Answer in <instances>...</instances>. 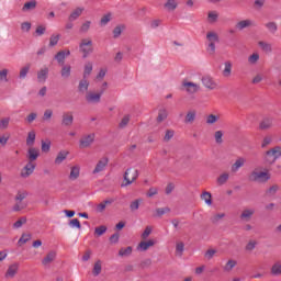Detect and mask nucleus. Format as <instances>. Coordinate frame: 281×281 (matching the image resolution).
Segmentation results:
<instances>
[{"mask_svg": "<svg viewBox=\"0 0 281 281\" xmlns=\"http://www.w3.org/2000/svg\"><path fill=\"white\" fill-rule=\"evenodd\" d=\"M248 180L252 183H267L271 180V170L259 166L250 171Z\"/></svg>", "mask_w": 281, "mask_h": 281, "instance_id": "f257e3e1", "label": "nucleus"}, {"mask_svg": "<svg viewBox=\"0 0 281 281\" xmlns=\"http://www.w3.org/2000/svg\"><path fill=\"white\" fill-rule=\"evenodd\" d=\"M207 45L206 52L209 56L216 54V43H218V34L216 32H209L206 34Z\"/></svg>", "mask_w": 281, "mask_h": 281, "instance_id": "f03ea898", "label": "nucleus"}, {"mask_svg": "<svg viewBox=\"0 0 281 281\" xmlns=\"http://www.w3.org/2000/svg\"><path fill=\"white\" fill-rule=\"evenodd\" d=\"M281 158V146H276L267 150L263 155L266 164H276Z\"/></svg>", "mask_w": 281, "mask_h": 281, "instance_id": "7ed1b4c3", "label": "nucleus"}, {"mask_svg": "<svg viewBox=\"0 0 281 281\" xmlns=\"http://www.w3.org/2000/svg\"><path fill=\"white\" fill-rule=\"evenodd\" d=\"M137 177H139V171L135 168L126 169L124 173V182L122 183V188H126L127 186H132L137 181Z\"/></svg>", "mask_w": 281, "mask_h": 281, "instance_id": "20e7f679", "label": "nucleus"}, {"mask_svg": "<svg viewBox=\"0 0 281 281\" xmlns=\"http://www.w3.org/2000/svg\"><path fill=\"white\" fill-rule=\"evenodd\" d=\"M182 91H186V93H188V95H194L195 93H199V91H201V85L192 82L188 79H184L182 81Z\"/></svg>", "mask_w": 281, "mask_h": 281, "instance_id": "39448f33", "label": "nucleus"}, {"mask_svg": "<svg viewBox=\"0 0 281 281\" xmlns=\"http://www.w3.org/2000/svg\"><path fill=\"white\" fill-rule=\"evenodd\" d=\"M79 50L81 52L83 58H87L89 54L93 53V41H91L89 37L81 40Z\"/></svg>", "mask_w": 281, "mask_h": 281, "instance_id": "423d86ee", "label": "nucleus"}, {"mask_svg": "<svg viewBox=\"0 0 281 281\" xmlns=\"http://www.w3.org/2000/svg\"><path fill=\"white\" fill-rule=\"evenodd\" d=\"M201 82L203 85L204 89H207V91H216L218 89V83L216 80H214V77L210 75H205L201 78Z\"/></svg>", "mask_w": 281, "mask_h": 281, "instance_id": "0eeeda50", "label": "nucleus"}, {"mask_svg": "<svg viewBox=\"0 0 281 281\" xmlns=\"http://www.w3.org/2000/svg\"><path fill=\"white\" fill-rule=\"evenodd\" d=\"M85 100L87 104H100L102 100V93L99 91L90 90L86 93Z\"/></svg>", "mask_w": 281, "mask_h": 281, "instance_id": "6e6552de", "label": "nucleus"}, {"mask_svg": "<svg viewBox=\"0 0 281 281\" xmlns=\"http://www.w3.org/2000/svg\"><path fill=\"white\" fill-rule=\"evenodd\" d=\"M95 142V133L83 134L79 139V148H90Z\"/></svg>", "mask_w": 281, "mask_h": 281, "instance_id": "1a4fd4ad", "label": "nucleus"}, {"mask_svg": "<svg viewBox=\"0 0 281 281\" xmlns=\"http://www.w3.org/2000/svg\"><path fill=\"white\" fill-rule=\"evenodd\" d=\"M34 170H36V162H27L21 170L20 177L22 179H27L34 175Z\"/></svg>", "mask_w": 281, "mask_h": 281, "instance_id": "9d476101", "label": "nucleus"}, {"mask_svg": "<svg viewBox=\"0 0 281 281\" xmlns=\"http://www.w3.org/2000/svg\"><path fill=\"white\" fill-rule=\"evenodd\" d=\"M57 256L58 254L56 252V250H49L48 252H46V255L41 260L42 267H49L50 265H53V262L56 261Z\"/></svg>", "mask_w": 281, "mask_h": 281, "instance_id": "9b49d317", "label": "nucleus"}, {"mask_svg": "<svg viewBox=\"0 0 281 281\" xmlns=\"http://www.w3.org/2000/svg\"><path fill=\"white\" fill-rule=\"evenodd\" d=\"M256 214V209L254 207H247L244 209L239 215L240 221H243L244 223H249V221H251V218H254V215Z\"/></svg>", "mask_w": 281, "mask_h": 281, "instance_id": "f8f14e48", "label": "nucleus"}, {"mask_svg": "<svg viewBox=\"0 0 281 281\" xmlns=\"http://www.w3.org/2000/svg\"><path fill=\"white\" fill-rule=\"evenodd\" d=\"M41 156V150L35 147H29L26 153V159L29 160V164H34L36 159Z\"/></svg>", "mask_w": 281, "mask_h": 281, "instance_id": "ddd939ff", "label": "nucleus"}, {"mask_svg": "<svg viewBox=\"0 0 281 281\" xmlns=\"http://www.w3.org/2000/svg\"><path fill=\"white\" fill-rule=\"evenodd\" d=\"M156 241L155 239H143L138 245H137V251H148L150 247H155Z\"/></svg>", "mask_w": 281, "mask_h": 281, "instance_id": "4468645a", "label": "nucleus"}, {"mask_svg": "<svg viewBox=\"0 0 281 281\" xmlns=\"http://www.w3.org/2000/svg\"><path fill=\"white\" fill-rule=\"evenodd\" d=\"M106 166H109V158H101L98 162H97V165H95V167H94V169H93V175H98V173H100V172H103V170H105V168H106Z\"/></svg>", "mask_w": 281, "mask_h": 281, "instance_id": "2eb2a0df", "label": "nucleus"}, {"mask_svg": "<svg viewBox=\"0 0 281 281\" xmlns=\"http://www.w3.org/2000/svg\"><path fill=\"white\" fill-rule=\"evenodd\" d=\"M68 56H71V50L69 49L59 50L55 55V60H57L58 65H65V60Z\"/></svg>", "mask_w": 281, "mask_h": 281, "instance_id": "dca6fc26", "label": "nucleus"}, {"mask_svg": "<svg viewBox=\"0 0 281 281\" xmlns=\"http://www.w3.org/2000/svg\"><path fill=\"white\" fill-rule=\"evenodd\" d=\"M245 164H247V158L245 157H239L235 160V162L231 166V171L232 172H238L240 168H244Z\"/></svg>", "mask_w": 281, "mask_h": 281, "instance_id": "f3484780", "label": "nucleus"}, {"mask_svg": "<svg viewBox=\"0 0 281 281\" xmlns=\"http://www.w3.org/2000/svg\"><path fill=\"white\" fill-rule=\"evenodd\" d=\"M235 27L239 32H243V30H247V27H254V21L249 19L240 20L236 23Z\"/></svg>", "mask_w": 281, "mask_h": 281, "instance_id": "a211bd4d", "label": "nucleus"}, {"mask_svg": "<svg viewBox=\"0 0 281 281\" xmlns=\"http://www.w3.org/2000/svg\"><path fill=\"white\" fill-rule=\"evenodd\" d=\"M70 181H77L80 178V165H74L70 167V173L68 176Z\"/></svg>", "mask_w": 281, "mask_h": 281, "instance_id": "6ab92c4d", "label": "nucleus"}, {"mask_svg": "<svg viewBox=\"0 0 281 281\" xmlns=\"http://www.w3.org/2000/svg\"><path fill=\"white\" fill-rule=\"evenodd\" d=\"M220 120H221V114L211 113L205 116V124L207 126H214V124H216Z\"/></svg>", "mask_w": 281, "mask_h": 281, "instance_id": "aec40b11", "label": "nucleus"}, {"mask_svg": "<svg viewBox=\"0 0 281 281\" xmlns=\"http://www.w3.org/2000/svg\"><path fill=\"white\" fill-rule=\"evenodd\" d=\"M273 127V117H265L259 123L260 131H269V128Z\"/></svg>", "mask_w": 281, "mask_h": 281, "instance_id": "412c9836", "label": "nucleus"}, {"mask_svg": "<svg viewBox=\"0 0 281 281\" xmlns=\"http://www.w3.org/2000/svg\"><path fill=\"white\" fill-rule=\"evenodd\" d=\"M63 126H71L74 124V113L65 112L61 116Z\"/></svg>", "mask_w": 281, "mask_h": 281, "instance_id": "4be33fe9", "label": "nucleus"}, {"mask_svg": "<svg viewBox=\"0 0 281 281\" xmlns=\"http://www.w3.org/2000/svg\"><path fill=\"white\" fill-rule=\"evenodd\" d=\"M164 8H165L166 12H175V10H177V8H179V1L178 0H167L164 3Z\"/></svg>", "mask_w": 281, "mask_h": 281, "instance_id": "5701e85b", "label": "nucleus"}, {"mask_svg": "<svg viewBox=\"0 0 281 281\" xmlns=\"http://www.w3.org/2000/svg\"><path fill=\"white\" fill-rule=\"evenodd\" d=\"M67 157H69V151L67 150H60L59 153H57V156L54 160L55 166H60V164H63V161H65Z\"/></svg>", "mask_w": 281, "mask_h": 281, "instance_id": "b1692460", "label": "nucleus"}, {"mask_svg": "<svg viewBox=\"0 0 281 281\" xmlns=\"http://www.w3.org/2000/svg\"><path fill=\"white\" fill-rule=\"evenodd\" d=\"M48 76H49V68L43 67L37 71V81L46 82Z\"/></svg>", "mask_w": 281, "mask_h": 281, "instance_id": "393cba45", "label": "nucleus"}, {"mask_svg": "<svg viewBox=\"0 0 281 281\" xmlns=\"http://www.w3.org/2000/svg\"><path fill=\"white\" fill-rule=\"evenodd\" d=\"M234 67V64L232 60H226L224 63V69L222 70V76L224 78H231L232 77V68Z\"/></svg>", "mask_w": 281, "mask_h": 281, "instance_id": "a878e982", "label": "nucleus"}, {"mask_svg": "<svg viewBox=\"0 0 281 281\" xmlns=\"http://www.w3.org/2000/svg\"><path fill=\"white\" fill-rule=\"evenodd\" d=\"M19 273V263H12L9 266L7 272H5V278H14Z\"/></svg>", "mask_w": 281, "mask_h": 281, "instance_id": "bb28decb", "label": "nucleus"}, {"mask_svg": "<svg viewBox=\"0 0 281 281\" xmlns=\"http://www.w3.org/2000/svg\"><path fill=\"white\" fill-rule=\"evenodd\" d=\"M10 82V69L2 68L0 69V85H5Z\"/></svg>", "mask_w": 281, "mask_h": 281, "instance_id": "cd10ccee", "label": "nucleus"}, {"mask_svg": "<svg viewBox=\"0 0 281 281\" xmlns=\"http://www.w3.org/2000/svg\"><path fill=\"white\" fill-rule=\"evenodd\" d=\"M195 120H196V110H190L186 114L184 124H194Z\"/></svg>", "mask_w": 281, "mask_h": 281, "instance_id": "c85d7f7f", "label": "nucleus"}, {"mask_svg": "<svg viewBox=\"0 0 281 281\" xmlns=\"http://www.w3.org/2000/svg\"><path fill=\"white\" fill-rule=\"evenodd\" d=\"M60 76L64 80L71 78V65H61Z\"/></svg>", "mask_w": 281, "mask_h": 281, "instance_id": "c756f323", "label": "nucleus"}, {"mask_svg": "<svg viewBox=\"0 0 281 281\" xmlns=\"http://www.w3.org/2000/svg\"><path fill=\"white\" fill-rule=\"evenodd\" d=\"M201 201H204L205 205L211 207L212 205V193L210 191H203L200 195Z\"/></svg>", "mask_w": 281, "mask_h": 281, "instance_id": "7c9ffc66", "label": "nucleus"}, {"mask_svg": "<svg viewBox=\"0 0 281 281\" xmlns=\"http://www.w3.org/2000/svg\"><path fill=\"white\" fill-rule=\"evenodd\" d=\"M82 12H85V8H77L75 9L69 18H68V21H77V19H80V16H82Z\"/></svg>", "mask_w": 281, "mask_h": 281, "instance_id": "2f4dec72", "label": "nucleus"}, {"mask_svg": "<svg viewBox=\"0 0 281 281\" xmlns=\"http://www.w3.org/2000/svg\"><path fill=\"white\" fill-rule=\"evenodd\" d=\"M256 247H258V240L249 239L245 246V251L251 254V251L256 250Z\"/></svg>", "mask_w": 281, "mask_h": 281, "instance_id": "473e14b6", "label": "nucleus"}, {"mask_svg": "<svg viewBox=\"0 0 281 281\" xmlns=\"http://www.w3.org/2000/svg\"><path fill=\"white\" fill-rule=\"evenodd\" d=\"M78 90L80 93H86V91H89V80L87 78H82L79 81Z\"/></svg>", "mask_w": 281, "mask_h": 281, "instance_id": "72a5a7b5", "label": "nucleus"}, {"mask_svg": "<svg viewBox=\"0 0 281 281\" xmlns=\"http://www.w3.org/2000/svg\"><path fill=\"white\" fill-rule=\"evenodd\" d=\"M258 46L262 49V52H266L267 54H271V52H273V46L265 41H259Z\"/></svg>", "mask_w": 281, "mask_h": 281, "instance_id": "f704fd0d", "label": "nucleus"}, {"mask_svg": "<svg viewBox=\"0 0 281 281\" xmlns=\"http://www.w3.org/2000/svg\"><path fill=\"white\" fill-rule=\"evenodd\" d=\"M93 72V63L87 61L83 66V78H89Z\"/></svg>", "mask_w": 281, "mask_h": 281, "instance_id": "c9c22d12", "label": "nucleus"}, {"mask_svg": "<svg viewBox=\"0 0 281 281\" xmlns=\"http://www.w3.org/2000/svg\"><path fill=\"white\" fill-rule=\"evenodd\" d=\"M35 142H36V132L34 131L29 132L26 137V146L34 147Z\"/></svg>", "mask_w": 281, "mask_h": 281, "instance_id": "e433bc0d", "label": "nucleus"}, {"mask_svg": "<svg viewBox=\"0 0 281 281\" xmlns=\"http://www.w3.org/2000/svg\"><path fill=\"white\" fill-rule=\"evenodd\" d=\"M31 65L30 64H26L25 66H23L21 69H20V74H19V79L20 80H25V78H27V74H30V69H31Z\"/></svg>", "mask_w": 281, "mask_h": 281, "instance_id": "4c0bfd02", "label": "nucleus"}, {"mask_svg": "<svg viewBox=\"0 0 281 281\" xmlns=\"http://www.w3.org/2000/svg\"><path fill=\"white\" fill-rule=\"evenodd\" d=\"M270 273L271 276H281V261H277L272 265L271 269H270Z\"/></svg>", "mask_w": 281, "mask_h": 281, "instance_id": "58836bf2", "label": "nucleus"}, {"mask_svg": "<svg viewBox=\"0 0 281 281\" xmlns=\"http://www.w3.org/2000/svg\"><path fill=\"white\" fill-rule=\"evenodd\" d=\"M227 181H229V173L228 172H223L221 173L217 179H216V183L218 186H225V183H227Z\"/></svg>", "mask_w": 281, "mask_h": 281, "instance_id": "ea45409f", "label": "nucleus"}, {"mask_svg": "<svg viewBox=\"0 0 281 281\" xmlns=\"http://www.w3.org/2000/svg\"><path fill=\"white\" fill-rule=\"evenodd\" d=\"M91 25H92V22L89 20L82 22V24L79 27L80 34H87L89 30H91Z\"/></svg>", "mask_w": 281, "mask_h": 281, "instance_id": "a19ab883", "label": "nucleus"}, {"mask_svg": "<svg viewBox=\"0 0 281 281\" xmlns=\"http://www.w3.org/2000/svg\"><path fill=\"white\" fill-rule=\"evenodd\" d=\"M100 273H102V261L98 260L93 265L92 276L98 277Z\"/></svg>", "mask_w": 281, "mask_h": 281, "instance_id": "79ce46f5", "label": "nucleus"}, {"mask_svg": "<svg viewBox=\"0 0 281 281\" xmlns=\"http://www.w3.org/2000/svg\"><path fill=\"white\" fill-rule=\"evenodd\" d=\"M112 19H113L112 13L104 14L100 20L101 27H105V25H109V23H111Z\"/></svg>", "mask_w": 281, "mask_h": 281, "instance_id": "37998d69", "label": "nucleus"}, {"mask_svg": "<svg viewBox=\"0 0 281 281\" xmlns=\"http://www.w3.org/2000/svg\"><path fill=\"white\" fill-rule=\"evenodd\" d=\"M265 27L268 30L270 34H276L278 32V23L276 22H267Z\"/></svg>", "mask_w": 281, "mask_h": 281, "instance_id": "c03bdc74", "label": "nucleus"}, {"mask_svg": "<svg viewBox=\"0 0 281 281\" xmlns=\"http://www.w3.org/2000/svg\"><path fill=\"white\" fill-rule=\"evenodd\" d=\"M54 117V110L46 109L43 113L42 120L44 122H52V119Z\"/></svg>", "mask_w": 281, "mask_h": 281, "instance_id": "a18cd8bd", "label": "nucleus"}, {"mask_svg": "<svg viewBox=\"0 0 281 281\" xmlns=\"http://www.w3.org/2000/svg\"><path fill=\"white\" fill-rule=\"evenodd\" d=\"M36 8V0H31L26 3H24L22 8V12H30Z\"/></svg>", "mask_w": 281, "mask_h": 281, "instance_id": "49530a36", "label": "nucleus"}, {"mask_svg": "<svg viewBox=\"0 0 281 281\" xmlns=\"http://www.w3.org/2000/svg\"><path fill=\"white\" fill-rule=\"evenodd\" d=\"M238 265V261L234 260V259H229L226 265L224 266V271H226L227 273H229V271H233L234 267H236Z\"/></svg>", "mask_w": 281, "mask_h": 281, "instance_id": "de8ad7c7", "label": "nucleus"}, {"mask_svg": "<svg viewBox=\"0 0 281 281\" xmlns=\"http://www.w3.org/2000/svg\"><path fill=\"white\" fill-rule=\"evenodd\" d=\"M124 30H126V26L123 24L115 26L113 30V37L120 38V36H122V32H124Z\"/></svg>", "mask_w": 281, "mask_h": 281, "instance_id": "09e8293b", "label": "nucleus"}, {"mask_svg": "<svg viewBox=\"0 0 281 281\" xmlns=\"http://www.w3.org/2000/svg\"><path fill=\"white\" fill-rule=\"evenodd\" d=\"M258 60H260V54L257 52L248 56V63L250 65H258Z\"/></svg>", "mask_w": 281, "mask_h": 281, "instance_id": "8fccbe9b", "label": "nucleus"}, {"mask_svg": "<svg viewBox=\"0 0 281 281\" xmlns=\"http://www.w3.org/2000/svg\"><path fill=\"white\" fill-rule=\"evenodd\" d=\"M184 249L186 245L182 241H178L176 244V256H179V258H181L183 256Z\"/></svg>", "mask_w": 281, "mask_h": 281, "instance_id": "3c124183", "label": "nucleus"}, {"mask_svg": "<svg viewBox=\"0 0 281 281\" xmlns=\"http://www.w3.org/2000/svg\"><path fill=\"white\" fill-rule=\"evenodd\" d=\"M143 202H144V200H142V199L132 201L130 204V210L132 212H137V210H139V205H142Z\"/></svg>", "mask_w": 281, "mask_h": 281, "instance_id": "603ef678", "label": "nucleus"}, {"mask_svg": "<svg viewBox=\"0 0 281 281\" xmlns=\"http://www.w3.org/2000/svg\"><path fill=\"white\" fill-rule=\"evenodd\" d=\"M223 135H225V133L221 130L214 132V140L216 144H223Z\"/></svg>", "mask_w": 281, "mask_h": 281, "instance_id": "864d4df0", "label": "nucleus"}, {"mask_svg": "<svg viewBox=\"0 0 281 281\" xmlns=\"http://www.w3.org/2000/svg\"><path fill=\"white\" fill-rule=\"evenodd\" d=\"M25 223H27V217H20L15 223H13V229H21Z\"/></svg>", "mask_w": 281, "mask_h": 281, "instance_id": "5fc2aeb1", "label": "nucleus"}, {"mask_svg": "<svg viewBox=\"0 0 281 281\" xmlns=\"http://www.w3.org/2000/svg\"><path fill=\"white\" fill-rule=\"evenodd\" d=\"M52 150V140H42V153H49Z\"/></svg>", "mask_w": 281, "mask_h": 281, "instance_id": "6e6d98bb", "label": "nucleus"}, {"mask_svg": "<svg viewBox=\"0 0 281 281\" xmlns=\"http://www.w3.org/2000/svg\"><path fill=\"white\" fill-rule=\"evenodd\" d=\"M207 21L209 23H216V21H218V12L210 11L207 14Z\"/></svg>", "mask_w": 281, "mask_h": 281, "instance_id": "4d7b16f0", "label": "nucleus"}, {"mask_svg": "<svg viewBox=\"0 0 281 281\" xmlns=\"http://www.w3.org/2000/svg\"><path fill=\"white\" fill-rule=\"evenodd\" d=\"M106 68H101L95 76V82H102L106 76Z\"/></svg>", "mask_w": 281, "mask_h": 281, "instance_id": "13d9d810", "label": "nucleus"}, {"mask_svg": "<svg viewBox=\"0 0 281 281\" xmlns=\"http://www.w3.org/2000/svg\"><path fill=\"white\" fill-rule=\"evenodd\" d=\"M153 234V226H146L140 235L142 240H147L148 236Z\"/></svg>", "mask_w": 281, "mask_h": 281, "instance_id": "bf43d9fd", "label": "nucleus"}, {"mask_svg": "<svg viewBox=\"0 0 281 281\" xmlns=\"http://www.w3.org/2000/svg\"><path fill=\"white\" fill-rule=\"evenodd\" d=\"M111 203H113V199L105 200V201L101 202L97 206L98 212H102L103 210H106V205H111Z\"/></svg>", "mask_w": 281, "mask_h": 281, "instance_id": "052dcab7", "label": "nucleus"}, {"mask_svg": "<svg viewBox=\"0 0 281 281\" xmlns=\"http://www.w3.org/2000/svg\"><path fill=\"white\" fill-rule=\"evenodd\" d=\"M128 122H131V115L126 114L122 117L119 124L120 128H126V126H128Z\"/></svg>", "mask_w": 281, "mask_h": 281, "instance_id": "680f3d73", "label": "nucleus"}, {"mask_svg": "<svg viewBox=\"0 0 281 281\" xmlns=\"http://www.w3.org/2000/svg\"><path fill=\"white\" fill-rule=\"evenodd\" d=\"M133 254V247L128 246L126 248H122L119 251V256L124 257V256H131Z\"/></svg>", "mask_w": 281, "mask_h": 281, "instance_id": "e2e57ef3", "label": "nucleus"}, {"mask_svg": "<svg viewBox=\"0 0 281 281\" xmlns=\"http://www.w3.org/2000/svg\"><path fill=\"white\" fill-rule=\"evenodd\" d=\"M10 126V117H2L0 120V130L5 131Z\"/></svg>", "mask_w": 281, "mask_h": 281, "instance_id": "0e129e2a", "label": "nucleus"}, {"mask_svg": "<svg viewBox=\"0 0 281 281\" xmlns=\"http://www.w3.org/2000/svg\"><path fill=\"white\" fill-rule=\"evenodd\" d=\"M31 238H32V235H30V234H22V236L20 237L18 244L21 247L22 245H25V243L30 241Z\"/></svg>", "mask_w": 281, "mask_h": 281, "instance_id": "69168bd1", "label": "nucleus"}, {"mask_svg": "<svg viewBox=\"0 0 281 281\" xmlns=\"http://www.w3.org/2000/svg\"><path fill=\"white\" fill-rule=\"evenodd\" d=\"M170 207L165 206V207H158L156 209V216H164V214H169Z\"/></svg>", "mask_w": 281, "mask_h": 281, "instance_id": "338daca9", "label": "nucleus"}, {"mask_svg": "<svg viewBox=\"0 0 281 281\" xmlns=\"http://www.w3.org/2000/svg\"><path fill=\"white\" fill-rule=\"evenodd\" d=\"M168 117V111L160 110L158 113L157 122H164Z\"/></svg>", "mask_w": 281, "mask_h": 281, "instance_id": "774afa93", "label": "nucleus"}]
</instances>
